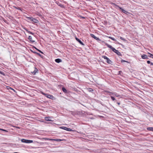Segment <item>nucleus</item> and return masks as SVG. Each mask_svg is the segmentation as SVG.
I'll list each match as a JSON object with an SVG mask.
<instances>
[{
	"mask_svg": "<svg viewBox=\"0 0 153 153\" xmlns=\"http://www.w3.org/2000/svg\"><path fill=\"white\" fill-rule=\"evenodd\" d=\"M22 142L26 143H30L33 142V141L32 140H26L25 139H22L21 140Z\"/></svg>",
	"mask_w": 153,
	"mask_h": 153,
	"instance_id": "obj_1",
	"label": "nucleus"
},
{
	"mask_svg": "<svg viewBox=\"0 0 153 153\" xmlns=\"http://www.w3.org/2000/svg\"><path fill=\"white\" fill-rule=\"evenodd\" d=\"M102 57L104 58V59H106V62L108 64H111V61L106 56H102Z\"/></svg>",
	"mask_w": 153,
	"mask_h": 153,
	"instance_id": "obj_2",
	"label": "nucleus"
},
{
	"mask_svg": "<svg viewBox=\"0 0 153 153\" xmlns=\"http://www.w3.org/2000/svg\"><path fill=\"white\" fill-rule=\"evenodd\" d=\"M42 94H43L46 97H47L49 98V99H53V96H52V95H49V94H46L45 93H42Z\"/></svg>",
	"mask_w": 153,
	"mask_h": 153,
	"instance_id": "obj_3",
	"label": "nucleus"
},
{
	"mask_svg": "<svg viewBox=\"0 0 153 153\" xmlns=\"http://www.w3.org/2000/svg\"><path fill=\"white\" fill-rule=\"evenodd\" d=\"M60 128H61V129H63L66 130H67L68 131H73V130L71 128H68L66 127H60Z\"/></svg>",
	"mask_w": 153,
	"mask_h": 153,
	"instance_id": "obj_4",
	"label": "nucleus"
},
{
	"mask_svg": "<svg viewBox=\"0 0 153 153\" xmlns=\"http://www.w3.org/2000/svg\"><path fill=\"white\" fill-rule=\"evenodd\" d=\"M115 5H116L118 8H119L124 13H125L126 14H127L128 12L127 11L125 10H124L123 8H122L121 7H120L118 6L115 4Z\"/></svg>",
	"mask_w": 153,
	"mask_h": 153,
	"instance_id": "obj_5",
	"label": "nucleus"
},
{
	"mask_svg": "<svg viewBox=\"0 0 153 153\" xmlns=\"http://www.w3.org/2000/svg\"><path fill=\"white\" fill-rule=\"evenodd\" d=\"M113 51L116 53L117 55L119 56H121V54L119 52L118 50H116L115 48H114V49Z\"/></svg>",
	"mask_w": 153,
	"mask_h": 153,
	"instance_id": "obj_6",
	"label": "nucleus"
},
{
	"mask_svg": "<svg viewBox=\"0 0 153 153\" xmlns=\"http://www.w3.org/2000/svg\"><path fill=\"white\" fill-rule=\"evenodd\" d=\"M90 35L91 37L94 38L97 41L100 40L99 38L95 36L94 35L92 34H90Z\"/></svg>",
	"mask_w": 153,
	"mask_h": 153,
	"instance_id": "obj_7",
	"label": "nucleus"
},
{
	"mask_svg": "<svg viewBox=\"0 0 153 153\" xmlns=\"http://www.w3.org/2000/svg\"><path fill=\"white\" fill-rule=\"evenodd\" d=\"M28 39L30 41L32 42H35V41L32 38L31 36H29Z\"/></svg>",
	"mask_w": 153,
	"mask_h": 153,
	"instance_id": "obj_8",
	"label": "nucleus"
},
{
	"mask_svg": "<svg viewBox=\"0 0 153 153\" xmlns=\"http://www.w3.org/2000/svg\"><path fill=\"white\" fill-rule=\"evenodd\" d=\"M106 45L108 47L111 49L112 50V51H113V50L114 49V48L111 45H109V44H107Z\"/></svg>",
	"mask_w": 153,
	"mask_h": 153,
	"instance_id": "obj_9",
	"label": "nucleus"
},
{
	"mask_svg": "<svg viewBox=\"0 0 153 153\" xmlns=\"http://www.w3.org/2000/svg\"><path fill=\"white\" fill-rule=\"evenodd\" d=\"M106 45L108 47L111 49L112 50V51H113V50L114 49V48L111 45H109V44H107Z\"/></svg>",
	"mask_w": 153,
	"mask_h": 153,
	"instance_id": "obj_10",
	"label": "nucleus"
},
{
	"mask_svg": "<svg viewBox=\"0 0 153 153\" xmlns=\"http://www.w3.org/2000/svg\"><path fill=\"white\" fill-rule=\"evenodd\" d=\"M141 57L143 59H148V56L146 54H143L141 56Z\"/></svg>",
	"mask_w": 153,
	"mask_h": 153,
	"instance_id": "obj_11",
	"label": "nucleus"
},
{
	"mask_svg": "<svg viewBox=\"0 0 153 153\" xmlns=\"http://www.w3.org/2000/svg\"><path fill=\"white\" fill-rule=\"evenodd\" d=\"M75 39H76V40L80 43V44H81V45H84V44L80 40H79V39L78 38H77L76 37Z\"/></svg>",
	"mask_w": 153,
	"mask_h": 153,
	"instance_id": "obj_12",
	"label": "nucleus"
},
{
	"mask_svg": "<svg viewBox=\"0 0 153 153\" xmlns=\"http://www.w3.org/2000/svg\"><path fill=\"white\" fill-rule=\"evenodd\" d=\"M106 92L108 93H109V95L110 96H111V95H113L114 96L115 93V92H112L109 91H106Z\"/></svg>",
	"mask_w": 153,
	"mask_h": 153,
	"instance_id": "obj_13",
	"label": "nucleus"
},
{
	"mask_svg": "<svg viewBox=\"0 0 153 153\" xmlns=\"http://www.w3.org/2000/svg\"><path fill=\"white\" fill-rule=\"evenodd\" d=\"M50 117H46L45 118V120L46 121H52V120L50 119Z\"/></svg>",
	"mask_w": 153,
	"mask_h": 153,
	"instance_id": "obj_14",
	"label": "nucleus"
},
{
	"mask_svg": "<svg viewBox=\"0 0 153 153\" xmlns=\"http://www.w3.org/2000/svg\"><path fill=\"white\" fill-rule=\"evenodd\" d=\"M32 19V21L33 22L35 23H37L38 22V20L34 18H31Z\"/></svg>",
	"mask_w": 153,
	"mask_h": 153,
	"instance_id": "obj_15",
	"label": "nucleus"
},
{
	"mask_svg": "<svg viewBox=\"0 0 153 153\" xmlns=\"http://www.w3.org/2000/svg\"><path fill=\"white\" fill-rule=\"evenodd\" d=\"M55 62L57 63H59L62 62V60L59 59H55Z\"/></svg>",
	"mask_w": 153,
	"mask_h": 153,
	"instance_id": "obj_16",
	"label": "nucleus"
},
{
	"mask_svg": "<svg viewBox=\"0 0 153 153\" xmlns=\"http://www.w3.org/2000/svg\"><path fill=\"white\" fill-rule=\"evenodd\" d=\"M147 129L148 131H153V127H148L147 128Z\"/></svg>",
	"mask_w": 153,
	"mask_h": 153,
	"instance_id": "obj_17",
	"label": "nucleus"
},
{
	"mask_svg": "<svg viewBox=\"0 0 153 153\" xmlns=\"http://www.w3.org/2000/svg\"><path fill=\"white\" fill-rule=\"evenodd\" d=\"M53 141H63V140H62L60 139H53Z\"/></svg>",
	"mask_w": 153,
	"mask_h": 153,
	"instance_id": "obj_18",
	"label": "nucleus"
},
{
	"mask_svg": "<svg viewBox=\"0 0 153 153\" xmlns=\"http://www.w3.org/2000/svg\"><path fill=\"white\" fill-rule=\"evenodd\" d=\"M108 38H109V39H111L112 40H113L114 41H116V40L114 38L112 37H111V36H108Z\"/></svg>",
	"mask_w": 153,
	"mask_h": 153,
	"instance_id": "obj_19",
	"label": "nucleus"
},
{
	"mask_svg": "<svg viewBox=\"0 0 153 153\" xmlns=\"http://www.w3.org/2000/svg\"><path fill=\"white\" fill-rule=\"evenodd\" d=\"M35 69L34 71L33 72H32V73H33L34 74H35L38 71V70L36 68H35Z\"/></svg>",
	"mask_w": 153,
	"mask_h": 153,
	"instance_id": "obj_20",
	"label": "nucleus"
},
{
	"mask_svg": "<svg viewBox=\"0 0 153 153\" xmlns=\"http://www.w3.org/2000/svg\"><path fill=\"white\" fill-rule=\"evenodd\" d=\"M42 139L50 140H53V139H50L48 138H43Z\"/></svg>",
	"mask_w": 153,
	"mask_h": 153,
	"instance_id": "obj_21",
	"label": "nucleus"
},
{
	"mask_svg": "<svg viewBox=\"0 0 153 153\" xmlns=\"http://www.w3.org/2000/svg\"><path fill=\"white\" fill-rule=\"evenodd\" d=\"M62 90L65 93H67V91L66 90V89L65 88L63 87L62 88Z\"/></svg>",
	"mask_w": 153,
	"mask_h": 153,
	"instance_id": "obj_22",
	"label": "nucleus"
},
{
	"mask_svg": "<svg viewBox=\"0 0 153 153\" xmlns=\"http://www.w3.org/2000/svg\"><path fill=\"white\" fill-rule=\"evenodd\" d=\"M114 96H115L117 97H121V96L119 95V94H117L116 92L115 93V94H114Z\"/></svg>",
	"mask_w": 153,
	"mask_h": 153,
	"instance_id": "obj_23",
	"label": "nucleus"
},
{
	"mask_svg": "<svg viewBox=\"0 0 153 153\" xmlns=\"http://www.w3.org/2000/svg\"><path fill=\"white\" fill-rule=\"evenodd\" d=\"M148 54H149V56L150 57H151L152 58H153V55L151 53H148Z\"/></svg>",
	"mask_w": 153,
	"mask_h": 153,
	"instance_id": "obj_24",
	"label": "nucleus"
},
{
	"mask_svg": "<svg viewBox=\"0 0 153 153\" xmlns=\"http://www.w3.org/2000/svg\"><path fill=\"white\" fill-rule=\"evenodd\" d=\"M87 90L89 92L92 91H93V89L91 88H88V89H87Z\"/></svg>",
	"mask_w": 153,
	"mask_h": 153,
	"instance_id": "obj_25",
	"label": "nucleus"
},
{
	"mask_svg": "<svg viewBox=\"0 0 153 153\" xmlns=\"http://www.w3.org/2000/svg\"><path fill=\"white\" fill-rule=\"evenodd\" d=\"M120 38L122 40H123L124 41H126V39H124V38H123L121 37H120Z\"/></svg>",
	"mask_w": 153,
	"mask_h": 153,
	"instance_id": "obj_26",
	"label": "nucleus"
},
{
	"mask_svg": "<svg viewBox=\"0 0 153 153\" xmlns=\"http://www.w3.org/2000/svg\"><path fill=\"white\" fill-rule=\"evenodd\" d=\"M111 99L113 101H114V100H115V98H114V97H113L112 96H111Z\"/></svg>",
	"mask_w": 153,
	"mask_h": 153,
	"instance_id": "obj_27",
	"label": "nucleus"
},
{
	"mask_svg": "<svg viewBox=\"0 0 153 153\" xmlns=\"http://www.w3.org/2000/svg\"><path fill=\"white\" fill-rule=\"evenodd\" d=\"M34 48L36 49L39 52H40L41 53H43V52L41 51L40 50L37 49L35 47H34Z\"/></svg>",
	"mask_w": 153,
	"mask_h": 153,
	"instance_id": "obj_28",
	"label": "nucleus"
},
{
	"mask_svg": "<svg viewBox=\"0 0 153 153\" xmlns=\"http://www.w3.org/2000/svg\"><path fill=\"white\" fill-rule=\"evenodd\" d=\"M26 30L27 31L28 33H30V34H33V33L32 32H30V31H28V30Z\"/></svg>",
	"mask_w": 153,
	"mask_h": 153,
	"instance_id": "obj_29",
	"label": "nucleus"
},
{
	"mask_svg": "<svg viewBox=\"0 0 153 153\" xmlns=\"http://www.w3.org/2000/svg\"><path fill=\"white\" fill-rule=\"evenodd\" d=\"M28 19H29V20H30L31 21H32V19L31 18H33L32 17H28Z\"/></svg>",
	"mask_w": 153,
	"mask_h": 153,
	"instance_id": "obj_30",
	"label": "nucleus"
},
{
	"mask_svg": "<svg viewBox=\"0 0 153 153\" xmlns=\"http://www.w3.org/2000/svg\"><path fill=\"white\" fill-rule=\"evenodd\" d=\"M147 62L148 64H151V62H150V61L149 60H148L147 61Z\"/></svg>",
	"mask_w": 153,
	"mask_h": 153,
	"instance_id": "obj_31",
	"label": "nucleus"
},
{
	"mask_svg": "<svg viewBox=\"0 0 153 153\" xmlns=\"http://www.w3.org/2000/svg\"><path fill=\"white\" fill-rule=\"evenodd\" d=\"M121 62H126V61L125 60H121Z\"/></svg>",
	"mask_w": 153,
	"mask_h": 153,
	"instance_id": "obj_32",
	"label": "nucleus"
},
{
	"mask_svg": "<svg viewBox=\"0 0 153 153\" xmlns=\"http://www.w3.org/2000/svg\"><path fill=\"white\" fill-rule=\"evenodd\" d=\"M0 74H3V72H1V71H0Z\"/></svg>",
	"mask_w": 153,
	"mask_h": 153,
	"instance_id": "obj_33",
	"label": "nucleus"
},
{
	"mask_svg": "<svg viewBox=\"0 0 153 153\" xmlns=\"http://www.w3.org/2000/svg\"><path fill=\"white\" fill-rule=\"evenodd\" d=\"M2 131H6V132H7V131H6V130H4L3 129H2Z\"/></svg>",
	"mask_w": 153,
	"mask_h": 153,
	"instance_id": "obj_34",
	"label": "nucleus"
},
{
	"mask_svg": "<svg viewBox=\"0 0 153 153\" xmlns=\"http://www.w3.org/2000/svg\"><path fill=\"white\" fill-rule=\"evenodd\" d=\"M10 89L13 90L14 91H15V90L14 89H13V88H10Z\"/></svg>",
	"mask_w": 153,
	"mask_h": 153,
	"instance_id": "obj_35",
	"label": "nucleus"
},
{
	"mask_svg": "<svg viewBox=\"0 0 153 153\" xmlns=\"http://www.w3.org/2000/svg\"><path fill=\"white\" fill-rule=\"evenodd\" d=\"M10 89L13 90L14 91H15V90L14 89H13V88H10Z\"/></svg>",
	"mask_w": 153,
	"mask_h": 153,
	"instance_id": "obj_36",
	"label": "nucleus"
},
{
	"mask_svg": "<svg viewBox=\"0 0 153 153\" xmlns=\"http://www.w3.org/2000/svg\"><path fill=\"white\" fill-rule=\"evenodd\" d=\"M10 89L13 90L14 91H15V90L14 89H13V88H10Z\"/></svg>",
	"mask_w": 153,
	"mask_h": 153,
	"instance_id": "obj_37",
	"label": "nucleus"
},
{
	"mask_svg": "<svg viewBox=\"0 0 153 153\" xmlns=\"http://www.w3.org/2000/svg\"><path fill=\"white\" fill-rule=\"evenodd\" d=\"M8 88V89H10V88H11V87H8V88Z\"/></svg>",
	"mask_w": 153,
	"mask_h": 153,
	"instance_id": "obj_38",
	"label": "nucleus"
},
{
	"mask_svg": "<svg viewBox=\"0 0 153 153\" xmlns=\"http://www.w3.org/2000/svg\"><path fill=\"white\" fill-rule=\"evenodd\" d=\"M117 104L118 105H120V102H117Z\"/></svg>",
	"mask_w": 153,
	"mask_h": 153,
	"instance_id": "obj_39",
	"label": "nucleus"
},
{
	"mask_svg": "<svg viewBox=\"0 0 153 153\" xmlns=\"http://www.w3.org/2000/svg\"><path fill=\"white\" fill-rule=\"evenodd\" d=\"M37 53L38 55H40V54L39 53Z\"/></svg>",
	"mask_w": 153,
	"mask_h": 153,
	"instance_id": "obj_40",
	"label": "nucleus"
},
{
	"mask_svg": "<svg viewBox=\"0 0 153 153\" xmlns=\"http://www.w3.org/2000/svg\"><path fill=\"white\" fill-rule=\"evenodd\" d=\"M151 65H153V63H151Z\"/></svg>",
	"mask_w": 153,
	"mask_h": 153,
	"instance_id": "obj_41",
	"label": "nucleus"
},
{
	"mask_svg": "<svg viewBox=\"0 0 153 153\" xmlns=\"http://www.w3.org/2000/svg\"><path fill=\"white\" fill-rule=\"evenodd\" d=\"M2 129L0 128V130H2Z\"/></svg>",
	"mask_w": 153,
	"mask_h": 153,
	"instance_id": "obj_42",
	"label": "nucleus"
},
{
	"mask_svg": "<svg viewBox=\"0 0 153 153\" xmlns=\"http://www.w3.org/2000/svg\"><path fill=\"white\" fill-rule=\"evenodd\" d=\"M2 129L0 128V130H2Z\"/></svg>",
	"mask_w": 153,
	"mask_h": 153,
	"instance_id": "obj_43",
	"label": "nucleus"
},
{
	"mask_svg": "<svg viewBox=\"0 0 153 153\" xmlns=\"http://www.w3.org/2000/svg\"><path fill=\"white\" fill-rule=\"evenodd\" d=\"M82 18H85V17H82Z\"/></svg>",
	"mask_w": 153,
	"mask_h": 153,
	"instance_id": "obj_44",
	"label": "nucleus"
}]
</instances>
